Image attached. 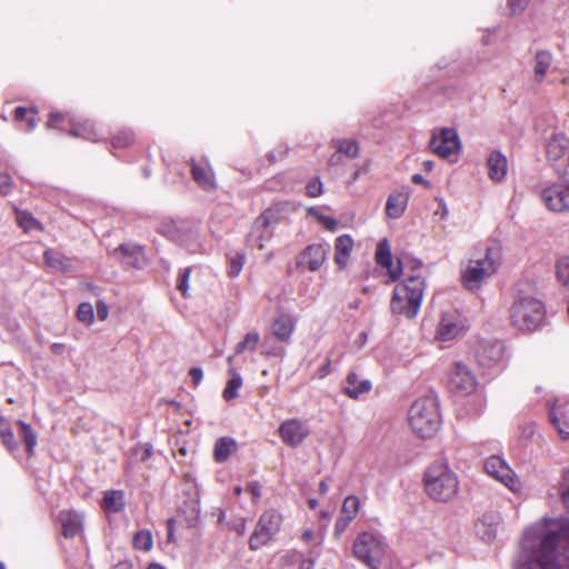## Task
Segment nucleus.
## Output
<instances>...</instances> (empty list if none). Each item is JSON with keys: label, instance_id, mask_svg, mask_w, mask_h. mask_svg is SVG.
Listing matches in <instances>:
<instances>
[{"label": "nucleus", "instance_id": "1", "mask_svg": "<svg viewBox=\"0 0 569 569\" xmlns=\"http://www.w3.org/2000/svg\"><path fill=\"white\" fill-rule=\"evenodd\" d=\"M516 569H569V519L545 518L528 528Z\"/></svg>", "mask_w": 569, "mask_h": 569}, {"label": "nucleus", "instance_id": "2", "mask_svg": "<svg viewBox=\"0 0 569 569\" xmlns=\"http://www.w3.org/2000/svg\"><path fill=\"white\" fill-rule=\"evenodd\" d=\"M426 282L422 276L406 274L405 280L393 290L390 309L393 313L402 315L408 319L417 316L425 291Z\"/></svg>", "mask_w": 569, "mask_h": 569}, {"label": "nucleus", "instance_id": "3", "mask_svg": "<svg viewBox=\"0 0 569 569\" xmlns=\"http://www.w3.org/2000/svg\"><path fill=\"white\" fill-rule=\"evenodd\" d=\"M408 422L418 437L431 438L441 422L437 397L428 395L417 399L408 410Z\"/></svg>", "mask_w": 569, "mask_h": 569}, {"label": "nucleus", "instance_id": "4", "mask_svg": "<svg viewBox=\"0 0 569 569\" xmlns=\"http://www.w3.org/2000/svg\"><path fill=\"white\" fill-rule=\"evenodd\" d=\"M423 483L428 497L438 502L450 501L459 489L457 475L443 462L433 463L427 469Z\"/></svg>", "mask_w": 569, "mask_h": 569}, {"label": "nucleus", "instance_id": "5", "mask_svg": "<svg viewBox=\"0 0 569 569\" xmlns=\"http://www.w3.org/2000/svg\"><path fill=\"white\" fill-rule=\"evenodd\" d=\"M501 263L499 246H490L481 258L471 259L462 272V282L468 290H476L481 282L492 276Z\"/></svg>", "mask_w": 569, "mask_h": 569}, {"label": "nucleus", "instance_id": "6", "mask_svg": "<svg viewBox=\"0 0 569 569\" xmlns=\"http://www.w3.org/2000/svg\"><path fill=\"white\" fill-rule=\"evenodd\" d=\"M546 317L542 302L532 297H522L513 302L510 309L512 325L521 331L538 329Z\"/></svg>", "mask_w": 569, "mask_h": 569}, {"label": "nucleus", "instance_id": "7", "mask_svg": "<svg viewBox=\"0 0 569 569\" xmlns=\"http://www.w3.org/2000/svg\"><path fill=\"white\" fill-rule=\"evenodd\" d=\"M353 553L370 569H377L386 562L388 547L380 536L371 532H362L353 542Z\"/></svg>", "mask_w": 569, "mask_h": 569}, {"label": "nucleus", "instance_id": "8", "mask_svg": "<svg viewBox=\"0 0 569 569\" xmlns=\"http://www.w3.org/2000/svg\"><path fill=\"white\" fill-rule=\"evenodd\" d=\"M546 156L555 172L569 180V139L563 133H555L546 146Z\"/></svg>", "mask_w": 569, "mask_h": 569}, {"label": "nucleus", "instance_id": "9", "mask_svg": "<svg viewBox=\"0 0 569 569\" xmlns=\"http://www.w3.org/2000/svg\"><path fill=\"white\" fill-rule=\"evenodd\" d=\"M281 525V517L274 510L264 511L256 526L249 539V547L251 550H257L270 541L273 536L279 531Z\"/></svg>", "mask_w": 569, "mask_h": 569}, {"label": "nucleus", "instance_id": "10", "mask_svg": "<svg viewBox=\"0 0 569 569\" xmlns=\"http://www.w3.org/2000/svg\"><path fill=\"white\" fill-rule=\"evenodd\" d=\"M278 222L277 213L273 210L263 211L253 222L248 234V243L251 247L263 249L273 234L274 226Z\"/></svg>", "mask_w": 569, "mask_h": 569}, {"label": "nucleus", "instance_id": "11", "mask_svg": "<svg viewBox=\"0 0 569 569\" xmlns=\"http://www.w3.org/2000/svg\"><path fill=\"white\" fill-rule=\"evenodd\" d=\"M467 319L456 309L442 312L436 338L440 341H450L461 336L467 330Z\"/></svg>", "mask_w": 569, "mask_h": 569}, {"label": "nucleus", "instance_id": "12", "mask_svg": "<svg viewBox=\"0 0 569 569\" xmlns=\"http://www.w3.org/2000/svg\"><path fill=\"white\" fill-rule=\"evenodd\" d=\"M485 470L489 476L499 480L511 491L517 492L521 489V483L516 473L501 457H489L485 461Z\"/></svg>", "mask_w": 569, "mask_h": 569}, {"label": "nucleus", "instance_id": "13", "mask_svg": "<svg viewBox=\"0 0 569 569\" xmlns=\"http://www.w3.org/2000/svg\"><path fill=\"white\" fill-rule=\"evenodd\" d=\"M430 149L441 158H448L460 149V139L456 129L443 128L430 139Z\"/></svg>", "mask_w": 569, "mask_h": 569}, {"label": "nucleus", "instance_id": "14", "mask_svg": "<svg viewBox=\"0 0 569 569\" xmlns=\"http://www.w3.org/2000/svg\"><path fill=\"white\" fill-rule=\"evenodd\" d=\"M540 197L550 211H569V183H553L542 189Z\"/></svg>", "mask_w": 569, "mask_h": 569}, {"label": "nucleus", "instance_id": "15", "mask_svg": "<svg viewBox=\"0 0 569 569\" xmlns=\"http://www.w3.org/2000/svg\"><path fill=\"white\" fill-rule=\"evenodd\" d=\"M449 387L463 395L476 390L477 379L473 372L463 362H456L449 373Z\"/></svg>", "mask_w": 569, "mask_h": 569}, {"label": "nucleus", "instance_id": "16", "mask_svg": "<svg viewBox=\"0 0 569 569\" xmlns=\"http://www.w3.org/2000/svg\"><path fill=\"white\" fill-rule=\"evenodd\" d=\"M310 430L307 423L298 419H289L283 421L279 427V436L283 443L296 448L300 446L309 436Z\"/></svg>", "mask_w": 569, "mask_h": 569}, {"label": "nucleus", "instance_id": "17", "mask_svg": "<svg viewBox=\"0 0 569 569\" xmlns=\"http://www.w3.org/2000/svg\"><path fill=\"white\" fill-rule=\"evenodd\" d=\"M376 262L388 270V282L397 281L402 273V260H398L397 264L392 262V254L387 239L378 242L376 249Z\"/></svg>", "mask_w": 569, "mask_h": 569}, {"label": "nucleus", "instance_id": "18", "mask_svg": "<svg viewBox=\"0 0 569 569\" xmlns=\"http://www.w3.org/2000/svg\"><path fill=\"white\" fill-rule=\"evenodd\" d=\"M480 366L491 368L503 358V345L499 340H483L476 353Z\"/></svg>", "mask_w": 569, "mask_h": 569}, {"label": "nucleus", "instance_id": "19", "mask_svg": "<svg viewBox=\"0 0 569 569\" xmlns=\"http://www.w3.org/2000/svg\"><path fill=\"white\" fill-rule=\"evenodd\" d=\"M327 259V248L321 243H313L308 246L298 257L297 266L307 268L309 271L315 272L320 269Z\"/></svg>", "mask_w": 569, "mask_h": 569}, {"label": "nucleus", "instance_id": "20", "mask_svg": "<svg viewBox=\"0 0 569 569\" xmlns=\"http://www.w3.org/2000/svg\"><path fill=\"white\" fill-rule=\"evenodd\" d=\"M191 174L196 183L204 191L216 189L214 174L207 162H196L191 160Z\"/></svg>", "mask_w": 569, "mask_h": 569}, {"label": "nucleus", "instance_id": "21", "mask_svg": "<svg viewBox=\"0 0 569 569\" xmlns=\"http://www.w3.org/2000/svg\"><path fill=\"white\" fill-rule=\"evenodd\" d=\"M62 526V533L66 538H72L80 532L83 523L81 513L73 510H63L59 515Z\"/></svg>", "mask_w": 569, "mask_h": 569}, {"label": "nucleus", "instance_id": "22", "mask_svg": "<svg viewBox=\"0 0 569 569\" xmlns=\"http://www.w3.org/2000/svg\"><path fill=\"white\" fill-rule=\"evenodd\" d=\"M295 327L296 322L289 315H280L273 320L271 331L279 341L287 342L293 333Z\"/></svg>", "mask_w": 569, "mask_h": 569}, {"label": "nucleus", "instance_id": "23", "mask_svg": "<svg viewBox=\"0 0 569 569\" xmlns=\"http://www.w3.org/2000/svg\"><path fill=\"white\" fill-rule=\"evenodd\" d=\"M489 178L493 181H501L507 173V158L500 151H491L487 158Z\"/></svg>", "mask_w": 569, "mask_h": 569}, {"label": "nucleus", "instance_id": "24", "mask_svg": "<svg viewBox=\"0 0 569 569\" xmlns=\"http://www.w3.org/2000/svg\"><path fill=\"white\" fill-rule=\"evenodd\" d=\"M407 204L408 194L402 191H395L387 199L386 214L391 219H398L406 211Z\"/></svg>", "mask_w": 569, "mask_h": 569}, {"label": "nucleus", "instance_id": "25", "mask_svg": "<svg viewBox=\"0 0 569 569\" xmlns=\"http://www.w3.org/2000/svg\"><path fill=\"white\" fill-rule=\"evenodd\" d=\"M371 387L369 380L359 381L356 372H349L345 381L343 392L351 399H357L360 395L370 391Z\"/></svg>", "mask_w": 569, "mask_h": 569}, {"label": "nucleus", "instance_id": "26", "mask_svg": "<svg viewBox=\"0 0 569 569\" xmlns=\"http://www.w3.org/2000/svg\"><path fill=\"white\" fill-rule=\"evenodd\" d=\"M114 253H121L122 263L131 268H139L143 259L141 247L130 243L120 244L114 249Z\"/></svg>", "mask_w": 569, "mask_h": 569}, {"label": "nucleus", "instance_id": "27", "mask_svg": "<svg viewBox=\"0 0 569 569\" xmlns=\"http://www.w3.org/2000/svg\"><path fill=\"white\" fill-rule=\"evenodd\" d=\"M353 248V239L349 234L339 236L335 243V261L339 268H345Z\"/></svg>", "mask_w": 569, "mask_h": 569}, {"label": "nucleus", "instance_id": "28", "mask_svg": "<svg viewBox=\"0 0 569 569\" xmlns=\"http://www.w3.org/2000/svg\"><path fill=\"white\" fill-rule=\"evenodd\" d=\"M43 258L46 263L56 271L68 272L73 268L72 260L59 251L48 249L44 251Z\"/></svg>", "mask_w": 569, "mask_h": 569}, {"label": "nucleus", "instance_id": "29", "mask_svg": "<svg viewBox=\"0 0 569 569\" xmlns=\"http://www.w3.org/2000/svg\"><path fill=\"white\" fill-rule=\"evenodd\" d=\"M552 63V54L549 51L541 50L535 56L533 78L535 81L540 83L543 81L550 66Z\"/></svg>", "mask_w": 569, "mask_h": 569}, {"label": "nucleus", "instance_id": "30", "mask_svg": "<svg viewBox=\"0 0 569 569\" xmlns=\"http://www.w3.org/2000/svg\"><path fill=\"white\" fill-rule=\"evenodd\" d=\"M477 535L486 541L495 539L497 533V521L493 515H483L476 523Z\"/></svg>", "mask_w": 569, "mask_h": 569}, {"label": "nucleus", "instance_id": "31", "mask_svg": "<svg viewBox=\"0 0 569 569\" xmlns=\"http://www.w3.org/2000/svg\"><path fill=\"white\" fill-rule=\"evenodd\" d=\"M124 493L121 490H111L104 493L102 508L108 512H120L124 508Z\"/></svg>", "mask_w": 569, "mask_h": 569}, {"label": "nucleus", "instance_id": "32", "mask_svg": "<svg viewBox=\"0 0 569 569\" xmlns=\"http://www.w3.org/2000/svg\"><path fill=\"white\" fill-rule=\"evenodd\" d=\"M69 134L74 138H82L89 141H97L98 134L96 132L94 126L89 122H72Z\"/></svg>", "mask_w": 569, "mask_h": 569}, {"label": "nucleus", "instance_id": "33", "mask_svg": "<svg viewBox=\"0 0 569 569\" xmlns=\"http://www.w3.org/2000/svg\"><path fill=\"white\" fill-rule=\"evenodd\" d=\"M237 443L231 438H220L214 445V459L217 462H224L232 451L236 449Z\"/></svg>", "mask_w": 569, "mask_h": 569}, {"label": "nucleus", "instance_id": "34", "mask_svg": "<svg viewBox=\"0 0 569 569\" xmlns=\"http://www.w3.org/2000/svg\"><path fill=\"white\" fill-rule=\"evenodd\" d=\"M231 378L228 380L227 386L222 392V397L226 401H231L238 397V391L242 386V378L234 368L229 369Z\"/></svg>", "mask_w": 569, "mask_h": 569}, {"label": "nucleus", "instance_id": "35", "mask_svg": "<svg viewBox=\"0 0 569 569\" xmlns=\"http://www.w3.org/2000/svg\"><path fill=\"white\" fill-rule=\"evenodd\" d=\"M17 425L19 427L18 433L26 443L27 452L31 455L37 446V435L29 423L19 420Z\"/></svg>", "mask_w": 569, "mask_h": 569}, {"label": "nucleus", "instance_id": "36", "mask_svg": "<svg viewBox=\"0 0 569 569\" xmlns=\"http://www.w3.org/2000/svg\"><path fill=\"white\" fill-rule=\"evenodd\" d=\"M180 511L186 515V523L188 527L192 528L198 525L199 516H200V507L197 500H191L186 503V509L181 508Z\"/></svg>", "mask_w": 569, "mask_h": 569}, {"label": "nucleus", "instance_id": "37", "mask_svg": "<svg viewBox=\"0 0 569 569\" xmlns=\"http://www.w3.org/2000/svg\"><path fill=\"white\" fill-rule=\"evenodd\" d=\"M260 341V335L258 332H249L244 336L243 340L236 345V353H242L244 351H254L257 345Z\"/></svg>", "mask_w": 569, "mask_h": 569}, {"label": "nucleus", "instance_id": "38", "mask_svg": "<svg viewBox=\"0 0 569 569\" xmlns=\"http://www.w3.org/2000/svg\"><path fill=\"white\" fill-rule=\"evenodd\" d=\"M191 229L188 223L182 221H172L170 226L166 227L164 233L173 241H181L182 233L189 232Z\"/></svg>", "mask_w": 569, "mask_h": 569}, {"label": "nucleus", "instance_id": "39", "mask_svg": "<svg viewBox=\"0 0 569 569\" xmlns=\"http://www.w3.org/2000/svg\"><path fill=\"white\" fill-rule=\"evenodd\" d=\"M152 535L149 530L138 531L133 537V546L136 549L148 551L152 548Z\"/></svg>", "mask_w": 569, "mask_h": 569}, {"label": "nucleus", "instance_id": "40", "mask_svg": "<svg viewBox=\"0 0 569 569\" xmlns=\"http://www.w3.org/2000/svg\"><path fill=\"white\" fill-rule=\"evenodd\" d=\"M359 506L360 501L356 496H348L342 503L341 516L353 520L358 513Z\"/></svg>", "mask_w": 569, "mask_h": 569}, {"label": "nucleus", "instance_id": "41", "mask_svg": "<svg viewBox=\"0 0 569 569\" xmlns=\"http://www.w3.org/2000/svg\"><path fill=\"white\" fill-rule=\"evenodd\" d=\"M17 222L26 231L41 229L40 223L29 212L26 211L17 212Z\"/></svg>", "mask_w": 569, "mask_h": 569}, {"label": "nucleus", "instance_id": "42", "mask_svg": "<svg viewBox=\"0 0 569 569\" xmlns=\"http://www.w3.org/2000/svg\"><path fill=\"white\" fill-rule=\"evenodd\" d=\"M337 150L339 153H343L348 158H356L359 152V147L355 140H339L337 142Z\"/></svg>", "mask_w": 569, "mask_h": 569}, {"label": "nucleus", "instance_id": "43", "mask_svg": "<svg viewBox=\"0 0 569 569\" xmlns=\"http://www.w3.org/2000/svg\"><path fill=\"white\" fill-rule=\"evenodd\" d=\"M549 417L562 438H569V419H567L566 416H563V418H559L553 410L549 412Z\"/></svg>", "mask_w": 569, "mask_h": 569}, {"label": "nucleus", "instance_id": "44", "mask_svg": "<svg viewBox=\"0 0 569 569\" xmlns=\"http://www.w3.org/2000/svg\"><path fill=\"white\" fill-rule=\"evenodd\" d=\"M77 318L83 323H91L94 318L93 307L89 302H82L78 306Z\"/></svg>", "mask_w": 569, "mask_h": 569}, {"label": "nucleus", "instance_id": "45", "mask_svg": "<svg viewBox=\"0 0 569 569\" xmlns=\"http://www.w3.org/2000/svg\"><path fill=\"white\" fill-rule=\"evenodd\" d=\"M244 263V256L236 252L233 256L229 257V270L228 273L230 277H237Z\"/></svg>", "mask_w": 569, "mask_h": 569}, {"label": "nucleus", "instance_id": "46", "mask_svg": "<svg viewBox=\"0 0 569 569\" xmlns=\"http://www.w3.org/2000/svg\"><path fill=\"white\" fill-rule=\"evenodd\" d=\"M556 269L558 279L566 286H569V257L560 258L557 262Z\"/></svg>", "mask_w": 569, "mask_h": 569}, {"label": "nucleus", "instance_id": "47", "mask_svg": "<svg viewBox=\"0 0 569 569\" xmlns=\"http://www.w3.org/2000/svg\"><path fill=\"white\" fill-rule=\"evenodd\" d=\"M0 436L2 438L3 445L8 448V450L13 451L14 449H17L18 445L17 441L14 440V435L9 427L3 425V427L0 430Z\"/></svg>", "mask_w": 569, "mask_h": 569}, {"label": "nucleus", "instance_id": "48", "mask_svg": "<svg viewBox=\"0 0 569 569\" xmlns=\"http://www.w3.org/2000/svg\"><path fill=\"white\" fill-rule=\"evenodd\" d=\"M191 273V268H184L177 280V289L181 292V295L186 298L189 289V278Z\"/></svg>", "mask_w": 569, "mask_h": 569}, {"label": "nucleus", "instance_id": "49", "mask_svg": "<svg viewBox=\"0 0 569 569\" xmlns=\"http://www.w3.org/2000/svg\"><path fill=\"white\" fill-rule=\"evenodd\" d=\"M133 133L130 131H122L118 136H116L112 140V146L114 148H123L129 146L133 141Z\"/></svg>", "mask_w": 569, "mask_h": 569}, {"label": "nucleus", "instance_id": "50", "mask_svg": "<svg viewBox=\"0 0 569 569\" xmlns=\"http://www.w3.org/2000/svg\"><path fill=\"white\" fill-rule=\"evenodd\" d=\"M306 191L309 197H318L322 193V182L319 178H316L308 182L306 186Z\"/></svg>", "mask_w": 569, "mask_h": 569}, {"label": "nucleus", "instance_id": "51", "mask_svg": "<svg viewBox=\"0 0 569 569\" xmlns=\"http://www.w3.org/2000/svg\"><path fill=\"white\" fill-rule=\"evenodd\" d=\"M530 0H508V9L510 14H518L521 13L527 6L529 4Z\"/></svg>", "mask_w": 569, "mask_h": 569}, {"label": "nucleus", "instance_id": "52", "mask_svg": "<svg viewBox=\"0 0 569 569\" xmlns=\"http://www.w3.org/2000/svg\"><path fill=\"white\" fill-rule=\"evenodd\" d=\"M287 153H288V148L283 144H280L274 150L269 152L268 160L270 163H274L277 161L284 159Z\"/></svg>", "mask_w": 569, "mask_h": 569}, {"label": "nucleus", "instance_id": "53", "mask_svg": "<svg viewBox=\"0 0 569 569\" xmlns=\"http://www.w3.org/2000/svg\"><path fill=\"white\" fill-rule=\"evenodd\" d=\"M422 267V262L420 260H416V259H410V260H407V261H402V271L403 270H411V273L410 274H420V269Z\"/></svg>", "mask_w": 569, "mask_h": 569}, {"label": "nucleus", "instance_id": "54", "mask_svg": "<svg viewBox=\"0 0 569 569\" xmlns=\"http://www.w3.org/2000/svg\"><path fill=\"white\" fill-rule=\"evenodd\" d=\"M11 177L8 173L0 172V193L6 196L11 189Z\"/></svg>", "mask_w": 569, "mask_h": 569}, {"label": "nucleus", "instance_id": "55", "mask_svg": "<svg viewBox=\"0 0 569 569\" xmlns=\"http://www.w3.org/2000/svg\"><path fill=\"white\" fill-rule=\"evenodd\" d=\"M351 521L352 519H349L348 517H339L335 525V533L340 535L341 532H343Z\"/></svg>", "mask_w": 569, "mask_h": 569}, {"label": "nucleus", "instance_id": "56", "mask_svg": "<svg viewBox=\"0 0 569 569\" xmlns=\"http://www.w3.org/2000/svg\"><path fill=\"white\" fill-rule=\"evenodd\" d=\"M318 220L325 226V228L329 231H335L337 228V221L328 216L319 214L317 216Z\"/></svg>", "mask_w": 569, "mask_h": 569}, {"label": "nucleus", "instance_id": "57", "mask_svg": "<svg viewBox=\"0 0 569 569\" xmlns=\"http://www.w3.org/2000/svg\"><path fill=\"white\" fill-rule=\"evenodd\" d=\"M63 119H64V116L62 113L52 112L49 116V119H48V122H47V127L50 128V129L58 128V124L60 122H62Z\"/></svg>", "mask_w": 569, "mask_h": 569}, {"label": "nucleus", "instance_id": "58", "mask_svg": "<svg viewBox=\"0 0 569 569\" xmlns=\"http://www.w3.org/2000/svg\"><path fill=\"white\" fill-rule=\"evenodd\" d=\"M189 376H190L193 385L198 386L203 378V371L199 367H193L189 370Z\"/></svg>", "mask_w": 569, "mask_h": 569}, {"label": "nucleus", "instance_id": "59", "mask_svg": "<svg viewBox=\"0 0 569 569\" xmlns=\"http://www.w3.org/2000/svg\"><path fill=\"white\" fill-rule=\"evenodd\" d=\"M247 491L252 496L254 500L261 496L260 485L257 481H251L247 485Z\"/></svg>", "mask_w": 569, "mask_h": 569}, {"label": "nucleus", "instance_id": "60", "mask_svg": "<svg viewBox=\"0 0 569 569\" xmlns=\"http://www.w3.org/2000/svg\"><path fill=\"white\" fill-rule=\"evenodd\" d=\"M96 310H97V316L100 320H106L108 315H109V310H108V306L99 300L97 302V307H96Z\"/></svg>", "mask_w": 569, "mask_h": 569}, {"label": "nucleus", "instance_id": "61", "mask_svg": "<svg viewBox=\"0 0 569 569\" xmlns=\"http://www.w3.org/2000/svg\"><path fill=\"white\" fill-rule=\"evenodd\" d=\"M31 114H29L27 118H26V122H27V126H28V131H32L36 129L37 127V119H36V114H37V111L31 109L29 111Z\"/></svg>", "mask_w": 569, "mask_h": 569}, {"label": "nucleus", "instance_id": "62", "mask_svg": "<svg viewBox=\"0 0 569 569\" xmlns=\"http://www.w3.org/2000/svg\"><path fill=\"white\" fill-rule=\"evenodd\" d=\"M28 112L29 111L24 107H17L14 110V119L18 121L26 120Z\"/></svg>", "mask_w": 569, "mask_h": 569}, {"label": "nucleus", "instance_id": "63", "mask_svg": "<svg viewBox=\"0 0 569 569\" xmlns=\"http://www.w3.org/2000/svg\"><path fill=\"white\" fill-rule=\"evenodd\" d=\"M330 359H326L325 363L319 368L318 375L320 378H325L330 372Z\"/></svg>", "mask_w": 569, "mask_h": 569}, {"label": "nucleus", "instance_id": "64", "mask_svg": "<svg viewBox=\"0 0 569 569\" xmlns=\"http://www.w3.org/2000/svg\"><path fill=\"white\" fill-rule=\"evenodd\" d=\"M561 501L566 508H569V487L562 490Z\"/></svg>", "mask_w": 569, "mask_h": 569}]
</instances>
